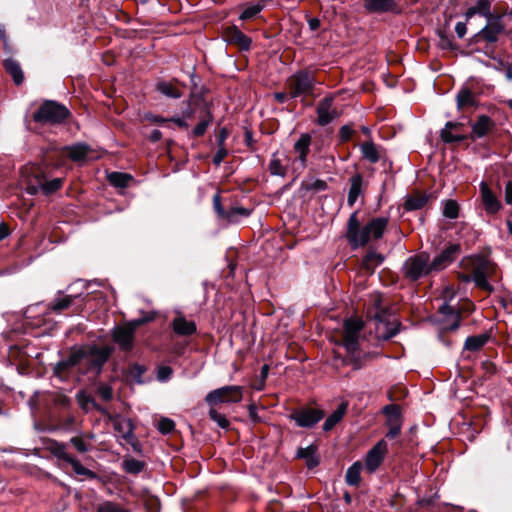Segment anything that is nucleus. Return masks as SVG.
I'll use <instances>...</instances> for the list:
<instances>
[{
	"instance_id": "obj_19",
	"label": "nucleus",
	"mask_w": 512,
	"mask_h": 512,
	"mask_svg": "<svg viewBox=\"0 0 512 512\" xmlns=\"http://www.w3.org/2000/svg\"><path fill=\"white\" fill-rule=\"evenodd\" d=\"M171 327L178 336H191L197 330L195 322L187 320L182 314L172 320Z\"/></svg>"
},
{
	"instance_id": "obj_31",
	"label": "nucleus",
	"mask_w": 512,
	"mask_h": 512,
	"mask_svg": "<svg viewBox=\"0 0 512 512\" xmlns=\"http://www.w3.org/2000/svg\"><path fill=\"white\" fill-rule=\"evenodd\" d=\"M456 101L458 109H464L466 107H473L476 105L474 93L466 87L459 90L456 95Z\"/></svg>"
},
{
	"instance_id": "obj_42",
	"label": "nucleus",
	"mask_w": 512,
	"mask_h": 512,
	"mask_svg": "<svg viewBox=\"0 0 512 512\" xmlns=\"http://www.w3.org/2000/svg\"><path fill=\"white\" fill-rule=\"evenodd\" d=\"M96 512H130L121 504L113 501H104L97 505Z\"/></svg>"
},
{
	"instance_id": "obj_2",
	"label": "nucleus",
	"mask_w": 512,
	"mask_h": 512,
	"mask_svg": "<svg viewBox=\"0 0 512 512\" xmlns=\"http://www.w3.org/2000/svg\"><path fill=\"white\" fill-rule=\"evenodd\" d=\"M77 355H79V374H93L98 376L103 369L104 364L108 361L113 353L111 346L84 345L76 347Z\"/></svg>"
},
{
	"instance_id": "obj_22",
	"label": "nucleus",
	"mask_w": 512,
	"mask_h": 512,
	"mask_svg": "<svg viewBox=\"0 0 512 512\" xmlns=\"http://www.w3.org/2000/svg\"><path fill=\"white\" fill-rule=\"evenodd\" d=\"M317 447L313 444L307 447H301L296 452V457L305 460L306 466L309 469L315 468L319 464V459L316 455Z\"/></svg>"
},
{
	"instance_id": "obj_64",
	"label": "nucleus",
	"mask_w": 512,
	"mask_h": 512,
	"mask_svg": "<svg viewBox=\"0 0 512 512\" xmlns=\"http://www.w3.org/2000/svg\"><path fill=\"white\" fill-rule=\"evenodd\" d=\"M504 199L506 204L512 205V181L505 184Z\"/></svg>"
},
{
	"instance_id": "obj_5",
	"label": "nucleus",
	"mask_w": 512,
	"mask_h": 512,
	"mask_svg": "<svg viewBox=\"0 0 512 512\" xmlns=\"http://www.w3.org/2000/svg\"><path fill=\"white\" fill-rule=\"evenodd\" d=\"M69 116V110L56 101L46 100L33 114V120L41 124H60Z\"/></svg>"
},
{
	"instance_id": "obj_44",
	"label": "nucleus",
	"mask_w": 512,
	"mask_h": 512,
	"mask_svg": "<svg viewBox=\"0 0 512 512\" xmlns=\"http://www.w3.org/2000/svg\"><path fill=\"white\" fill-rule=\"evenodd\" d=\"M383 413L388 418V424L400 423V407L396 404L386 405L383 408Z\"/></svg>"
},
{
	"instance_id": "obj_6",
	"label": "nucleus",
	"mask_w": 512,
	"mask_h": 512,
	"mask_svg": "<svg viewBox=\"0 0 512 512\" xmlns=\"http://www.w3.org/2000/svg\"><path fill=\"white\" fill-rule=\"evenodd\" d=\"M471 269L475 285L484 291L493 292L494 287L487 279L495 273L496 265L483 256H477L472 258Z\"/></svg>"
},
{
	"instance_id": "obj_1",
	"label": "nucleus",
	"mask_w": 512,
	"mask_h": 512,
	"mask_svg": "<svg viewBox=\"0 0 512 512\" xmlns=\"http://www.w3.org/2000/svg\"><path fill=\"white\" fill-rule=\"evenodd\" d=\"M387 224L386 217H376L365 226L360 227L357 212H354L348 220L346 238L351 247L356 249L366 245L371 239L381 238Z\"/></svg>"
},
{
	"instance_id": "obj_58",
	"label": "nucleus",
	"mask_w": 512,
	"mask_h": 512,
	"mask_svg": "<svg viewBox=\"0 0 512 512\" xmlns=\"http://www.w3.org/2000/svg\"><path fill=\"white\" fill-rule=\"evenodd\" d=\"M70 443L79 453H85L89 451V445L81 437H72L70 439Z\"/></svg>"
},
{
	"instance_id": "obj_54",
	"label": "nucleus",
	"mask_w": 512,
	"mask_h": 512,
	"mask_svg": "<svg viewBox=\"0 0 512 512\" xmlns=\"http://www.w3.org/2000/svg\"><path fill=\"white\" fill-rule=\"evenodd\" d=\"M157 427L162 434H169L175 429V423L170 418L162 417Z\"/></svg>"
},
{
	"instance_id": "obj_49",
	"label": "nucleus",
	"mask_w": 512,
	"mask_h": 512,
	"mask_svg": "<svg viewBox=\"0 0 512 512\" xmlns=\"http://www.w3.org/2000/svg\"><path fill=\"white\" fill-rule=\"evenodd\" d=\"M474 6V9L476 10L477 14L484 16L487 20L490 18H495L496 16H493L491 14L490 8H491V2L490 0H478Z\"/></svg>"
},
{
	"instance_id": "obj_15",
	"label": "nucleus",
	"mask_w": 512,
	"mask_h": 512,
	"mask_svg": "<svg viewBox=\"0 0 512 512\" xmlns=\"http://www.w3.org/2000/svg\"><path fill=\"white\" fill-rule=\"evenodd\" d=\"M387 450L385 440H380L368 453L365 460V467L369 472H374L382 463Z\"/></svg>"
},
{
	"instance_id": "obj_57",
	"label": "nucleus",
	"mask_w": 512,
	"mask_h": 512,
	"mask_svg": "<svg viewBox=\"0 0 512 512\" xmlns=\"http://www.w3.org/2000/svg\"><path fill=\"white\" fill-rule=\"evenodd\" d=\"M173 370L170 366H160L157 369V379L160 382L168 381L172 376Z\"/></svg>"
},
{
	"instance_id": "obj_27",
	"label": "nucleus",
	"mask_w": 512,
	"mask_h": 512,
	"mask_svg": "<svg viewBox=\"0 0 512 512\" xmlns=\"http://www.w3.org/2000/svg\"><path fill=\"white\" fill-rule=\"evenodd\" d=\"M365 8L370 12L385 13L396 8L395 0H365Z\"/></svg>"
},
{
	"instance_id": "obj_32",
	"label": "nucleus",
	"mask_w": 512,
	"mask_h": 512,
	"mask_svg": "<svg viewBox=\"0 0 512 512\" xmlns=\"http://www.w3.org/2000/svg\"><path fill=\"white\" fill-rule=\"evenodd\" d=\"M490 336L487 333L473 335L466 338L464 343V349L468 351L480 350L489 340Z\"/></svg>"
},
{
	"instance_id": "obj_63",
	"label": "nucleus",
	"mask_w": 512,
	"mask_h": 512,
	"mask_svg": "<svg viewBox=\"0 0 512 512\" xmlns=\"http://www.w3.org/2000/svg\"><path fill=\"white\" fill-rule=\"evenodd\" d=\"M98 392H99L100 396L102 397V399H104L106 401L111 400L113 397L112 389L107 385H101L98 388Z\"/></svg>"
},
{
	"instance_id": "obj_4",
	"label": "nucleus",
	"mask_w": 512,
	"mask_h": 512,
	"mask_svg": "<svg viewBox=\"0 0 512 512\" xmlns=\"http://www.w3.org/2000/svg\"><path fill=\"white\" fill-rule=\"evenodd\" d=\"M433 270L430 257L427 253H419L408 257L402 266L404 278L411 282L428 276Z\"/></svg>"
},
{
	"instance_id": "obj_35",
	"label": "nucleus",
	"mask_w": 512,
	"mask_h": 512,
	"mask_svg": "<svg viewBox=\"0 0 512 512\" xmlns=\"http://www.w3.org/2000/svg\"><path fill=\"white\" fill-rule=\"evenodd\" d=\"M67 156L75 161L80 162L86 160L88 153L90 151L89 147L85 144H76L70 147H67Z\"/></svg>"
},
{
	"instance_id": "obj_60",
	"label": "nucleus",
	"mask_w": 512,
	"mask_h": 512,
	"mask_svg": "<svg viewBox=\"0 0 512 512\" xmlns=\"http://www.w3.org/2000/svg\"><path fill=\"white\" fill-rule=\"evenodd\" d=\"M228 155V150L226 149V147H221V146H218V149L215 153V155L213 156V163L218 166L222 163L223 159Z\"/></svg>"
},
{
	"instance_id": "obj_62",
	"label": "nucleus",
	"mask_w": 512,
	"mask_h": 512,
	"mask_svg": "<svg viewBox=\"0 0 512 512\" xmlns=\"http://www.w3.org/2000/svg\"><path fill=\"white\" fill-rule=\"evenodd\" d=\"M353 129L349 125H343L339 130V136L342 141H348L351 138Z\"/></svg>"
},
{
	"instance_id": "obj_38",
	"label": "nucleus",
	"mask_w": 512,
	"mask_h": 512,
	"mask_svg": "<svg viewBox=\"0 0 512 512\" xmlns=\"http://www.w3.org/2000/svg\"><path fill=\"white\" fill-rule=\"evenodd\" d=\"M145 463L141 460L134 458L124 459L122 462V468L126 473L138 475L144 470Z\"/></svg>"
},
{
	"instance_id": "obj_33",
	"label": "nucleus",
	"mask_w": 512,
	"mask_h": 512,
	"mask_svg": "<svg viewBox=\"0 0 512 512\" xmlns=\"http://www.w3.org/2000/svg\"><path fill=\"white\" fill-rule=\"evenodd\" d=\"M428 201V197L423 194L408 195L403 204L406 211H415L422 209Z\"/></svg>"
},
{
	"instance_id": "obj_39",
	"label": "nucleus",
	"mask_w": 512,
	"mask_h": 512,
	"mask_svg": "<svg viewBox=\"0 0 512 512\" xmlns=\"http://www.w3.org/2000/svg\"><path fill=\"white\" fill-rule=\"evenodd\" d=\"M109 183L115 187L125 188L133 180L132 176L127 173L112 172L108 175Z\"/></svg>"
},
{
	"instance_id": "obj_7",
	"label": "nucleus",
	"mask_w": 512,
	"mask_h": 512,
	"mask_svg": "<svg viewBox=\"0 0 512 512\" xmlns=\"http://www.w3.org/2000/svg\"><path fill=\"white\" fill-rule=\"evenodd\" d=\"M244 388L238 385H228L210 391L205 396L206 403L213 407L218 404L239 403L243 398Z\"/></svg>"
},
{
	"instance_id": "obj_61",
	"label": "nucleus",
	"mask_w": 512,
	"mask_h": 512,
	"mask_svg": "<svg viewBox=\"0 0 512 512\" xmlns=\"http://www.w3.org/2000/svg\"><path fill=\"white\" fill-rule=\"evenodd\" d=\"M54 403L62 408H68L71 405V399L66 395L59 394L55 396Z\"/></svg>"
},
{
	"instance_id": "obj_51",
	"label": "nucleus",
	"mask_w": 512,
	"mask_h": 512,
	"mask_svg": "<svg viewBox=\"0 0 512 512\" xmlns=\"http://www.w3.org/2000/svg\"><path fill=\"white\" fill-rule=\"evenodd\" d=\"M459 213V206L456 201L448 200L444 204L443 215L449 219H456Z\"/></svg>"
},
{
	"instance_id": "obj_37",
	"label": "nucleus",
	"mask_w": 512,
	"mask_h": 512,
	"mask_svg": "<svg viewBox=\"0 0 512 512\" xmlns=\"http://www.w3.org/2000/svg\"><path fill=\"white\" fill-rule=\"evenodd\" d=\"M78 297H80V294L75 296L64 295L62 297L55 298L49 305V309L54 312H61L62 310L69 308L73 301Z\"/></svg>"
},
{
	"instance_id": "obj_9",
	"label": "nucleus",
	"mask_w": 512,
	"mask_h": 512,
	"mask_svg": "<svg viewBox=\"0 0 512 512\" xmlns=\"http://www.w3.org/2000/svg\"><path fill=\"white\" fill-rule=\"evenodd\" d=\"M325 416L324 410L316 407L302 406L293 410L288 418L294 421L297 427L300 428H313Z\"/></svg>"
},
{
	"instance_id": "obj_26",
	"label": "nucleus",
	"mask_w": 512,
	"mask_h": 512,
	"mask_svg": "<svg viewBox=\"0 0 512 512\" xmlns=\"http://www.w3.org/2000/svg\"><path fill=\"white\" fill-rule=\"evenodd\" d=\"M348 404L342 402L331 415H329L323 423L322 429L325 432L332 430L344 417Z\"/></svg>"
},
{
	"instance_id": "obj_30",
	"label": "nucleus",
	"mask_w": 512,
	"mask_h": 512,
	"mask_svg": "<svg viewBox=\"0 0 512 512\" xmlns=\"http://www.w3.org/2000/svg\"><path fill=\"white\" fill-rule=\"evenodd\" d=\"M461 124L457 122H447L445 127L440 132V137L445 143L462 142L465 140V136L453 134L452 130L460 127Z\"/></svg>"
},
{
	"instance_id": "obj_50",
	"label": "nucleus",
	"mask_w": 512,
	"mask_h": 512,
	"mask_svg": "<svg viewBox=\"0 0 512 512\" xmlns=\"http://www.w3.org/2000/svg\"><path fill=\"white\" fill-rule=\"evenodd\" d=\"M209 417L212 421L216 422L217 425L222 429H228L230 426L229 420L226 418L224 414L219 413L214 408H210Z\"/></svg>"
},
{
	"instance_id": "obj_11",
	"label": "nucleus",
	"mask_w": 512,
	"mask_h": 512,
	"mask_svg": "<svg viewBox=\"0 0 512 512\" xmlns=\"http://www.w3.org/2000/svg\"><path fill=\"white\" fill-rule=\"evenodd\" d=\"M79 355H77L76 347L70 350L67 358L58 361L53 367V375L61 381H67L70 376V370L74 367L79 369Z\"/></svg>"
},
{
	"instance_id": "obj_48",
	"label": "nucleus",
	"mask_w": 512,
	"mask_h": 512,
	"mask_svg": "<svg viewBox=\"0 0 512 512\" xmlns=\"http://www.w3.org/2000/svg\"><path fill=\"white\" fill-rule=\"evenodd\" d=\"M269 171L272 175L284 177L286 174V169L281 164L280 159L277 157V153L272 155V159L269 163Z\"/></svg>"
},
{
	"instance_id": "obj_40",
	"label": "nucleus",
	"mask_w": 512,
	"mask_h": 512,
	"mask_svg": "<svg viewBox=\"0 0 512 512\" xmlns=\"http://www.w3.org/2000/svg\"><path fill=\"white\" fill-rule=\"evenodd\" d=\"M362 470V465L359 462H355L351 465L345 475L346 483L350 486H357L360 482V473Z\"/></svg>"
},
{
	"instance_id": "obj_12",
	"label": "nucleus",
	"mask_w": 512,
	"mask_h": 512,
	"mask_svg": "<svg viewBox=\"0 0 512 512\" xmlns=\"http://www.w3.org/2000/svg\"><path fill=\"white\" fill-rule=\"evenodd\" d=\"M334 97L329 95L319 101L316 109V123L320 126H326L338 117V113L333 109Z\"/></svg>"
},
{
	"instance_id": "obj_56",
	"label": "nucleus",
	"mask_w": 512,
	"mask_h": 512,
	"mask_svg": "<svg viewBox=\"0 0 512 512\" xmlns=\"http://www.w3.org/2000/svg\"><path fill=\"white\" fill-rule=\"evenodd\" d=\"M144 506L147 512H159L161 508L159 499L153 496L145 500Z\"/></svg>"
},
{
	"instance_id": "obj_29",
	"label": "nucleus",
	"mask_w": 512,
	"mask_h": 512,
	"mask_svg": "<svg viewBox=\"0 0 512 512\" xmlns=\"http://www.w3.org/2000/svg\"><path fill=\"white\" fill-rule=\"evenodd\" d=\"M362 157L371 164H375L380 159L378 147L372 141H365L359 144Z\"/></svg>"
},
{
	"instance_id": "obj_10",
	"label": "nucleus",
	"mask_w": 512,
	"mask_h": 512,
	"mask_svg": "<svg viewBox=\"0 0 512 512\" xmlns=\"http://www.w3.org/2000/svg\"><path fill=\"white\" fill-rule=\"evenodd\" d=\"M504 32V25L501 17L496 16L487 20V24L476 35L477 41L483 40L488 43H495L499 35Z\"/></svg>"
},
{
	"instance_id": "obj_24",
	"label": "nucleus",
	"mask_w": 512,
	"mask_h": 512,
	"mask_svg": "<svg viewBox=\"0 0 512 512\" xmlns=\"http://www.w3.org/2000/svg\"><path fill=\"white\" fill-rule=\"evenodd\" d=\"M400 327L401 323H399L397 320H394L393 322H384L382 319H380L377 326V331L381 339L389 340L398 334Z\"/></svg>"
},
{
	"instance_id": "obj_45",
	"label": "nucleus",
	"mask_w": 512,
	"mask_h": 512,
	"mask_svg": "<svg viewBox=\"0 0 512 512\" xmlns=\"http://www.w3.org/2000/svg\"><path fill=\"white\" fill-rule=\"evenodd\" d=\"M231 41L237 43L242 50H249L252 43L251 39L238 29L232 33Z\"/></svg>"
},
{
	"instance_id": "obj_3",
	"label": "nucleus",
	"mask_w": 512,
	"mask_h": 512,
	"mask_svg": "<svg viewBox=\"0 0 512 512\" xmlns=\"http://www.w3.org/2000/svg\"><path fill=\"white\" fill-rule=\"evenodd\" d=\"M363 326V321L358 318H350L344 322L342 342L347 354L353 359L354 369L361 367L359 340Z\"/></svg>"
},
{
	"instance_id": "obj_28",
	"label": "nucleus",
	"mask_w": 512,
	"mask_h": 512,
	"mask_svg": "<svg viewBox=\"0 0 512 512\" xmlns=\"http://www.w3.org/2000/svg\"><path fill=\"white\" fill-rule=\"evenodd\" d=\"M363 178L360 174H356L350 179V189L348 193L347 203L352 207L362 193Z\"/></svg>"
},
{
	"instance_id": "obj_20",
	"label": "nucleus",
	"mask_w": 512,
	"mask_h": 512,
	"mask_svg": "<svg viewBox=\"0 0 512 512\" xmlns=\"http://www.w3.org/2000/svg\"><path fill=\"white\" fill-rule=\"evenodd\" d=\"M113 425L115 431L122 439L127 442L134 440V425L129 418L118 416L114 419Z\"/></svg>"
},
{
	"instance_id": "obj_8",
	"label": "nucleus",
	"mask_w": 512,
	"mask_h": 512,
	"mask_svg": "<svg viewBox=\"0 0 512 512\" xmlns=\"http://www.w3.org/2000/svg\"><path fill=\"white\" fill-rule=\"evenodd\" d=\"M287 85L291 98L305 97L312 95L315 87V79L308 71H298L289 77Z\"/></svg>"
},
{
	"instance_id": "obj_52",
	"label": "nucleus",
	"mask_w": 512,
	"mask_h": 512,
	"mask_svg": "<svg viewBox=\"0 0 512 512\" xmlns=\"http://www.w3.org/2000/svg\"><path fill=\"white\" fill-rule=\"evenodd\" d=\"M53 454L58 458L69 463L73 456L66 452V444L55 442L52 450Z\"/></svg>"
},
{
	"instance_id": "obj_16",
	"label": "nucleus",
	"mask_w": 512,
	"mask_h": 512,
	"mask_svg": "<svg viewBox=\"0 0 512 512\" xmlns=\"http://www.w3.org/2000/svg\"><path fill=\"white\" fill-rule=\"evenodd\" d=\"M439 312L444 316V329L445 330H457L460 326L461 315L460 312L447 301H445L440 307Z\"/></svg>"
},
{
	"instance_id": "obj_34",
	"label": "nucleus",
	"mask_w": 512,
	"mask_h": 512,
	"mask_svg": "<svg viewBox=\"0 0 512 512\" xmlns=\"http://www.w3.org/2000/svg\"><path fill=\"white\" fill-rule=\"evenodd\" d=\"M383 261L384 257L380 253L369 251L362 260V267L372 273Z\"/></svg>"
},
{
	"instance_id": "obj_25",
	"label": "nucleus",
	"mask_w": 512,
	"mask_h": 512,
	"mask_svg": "<svg viewBox=\"0 0 512 512\" xmlns=\"http://www.w3.org/2000/svg\"><path fill=\"white\" fill-rule=\"evenodd\" d=\"M5 71L12 77L16 85H20L24 81V74L20 64L13 58H7L3 61Z\"/></svg>"
},
{
	"instance_id": "obj_59",
	"label": "nucleus",
	"mask_w": 512,
	"mask_h": 512,
	"mask_svg": "<svg viewBox=\"0 0 512 512\" xmlns=\"http://www.w3.org/2000/svg\"><path fill=\"white\" fill-rule=\"evenodd\" d=\"M439 47H441L442 49L453 50V49H455V44L449 36L440 34Z\"/></svg>"
},
{
	"instance_id": "obj_23",
	"label": "nucleus",
	"mask_w": 512,
	"mask_h": 512,
	"mask_svg": "<svg viewBox=\"0 0 512 512\" xmlns=\"http://www.w3.org/2000/svg\"><path fill=\"white\" fill-rule=\"evenodd\" d=\"M494 126L492 119L487 115H481L477 121L472 125L473 139L484 137L488 131Z\"/></svg>"
},
{
	"instance_id": "obj_13",
	"label": "nucleus",
	"mask_w": 512,
	"mask_h": 512,
	"mask_svg": "<svg viewBox=\"0 0 512 512\" xmlns=\"http://www.w3.org/2000/svg\"><path fill=\"white\" fill-rule=\"evenodd\" d=\"M479 189L485 212L490 215L498 213L503 208V205L488 184L485 181H481Z\"/></svg>"
},
{
	"instance_id": "obj_14",
	"label": "nucleus",
	"mask_w": 512,
	"mask_h": 512,
	"mask_svg": "<svg viewBox=\"0 0 512 512\" xmlns=\"http://www.w3.org/2000/svg\"><path fill=\"white\" fill-rule=\"evenodd\" d=\"M461 251L459 244H450L440 254L436 255L431 262L434 271L444 269L448 264L452 263Z\"/></svg>"
},
{
	"instance_id": "obj_53",
	"label": "nucleus",
	"mask_w": 512,
	"mask_h": 512,
	"mask_svg": "<svg viewBox=\"0 0 512 512\" xmlns=\"http://www.w3.org/2000/svg\"><path fill=\"white\" fill-rule=\"evenodd\" d=\"M264 6L261 4H256L249 6L245 8L242 13L240 14L241 20H249L253 17H255L257 14H259L263 10Z\"/></svg>"
},
{
	"instance_id": "obj_18",
	"label": "nucleus",
	"mask_w": 512,
	"mask_h": 512,
	"mask_svg": "<svg viewBox=\"0 0 512 512\" xmlns=\"http://www.w3.org/2000/svg\"><path fill=\"white\" fill-rule=\"evenodd\" d=\"M113 340L120 349L130 351L133 348L134 329L128 327H115L113 329Z\"/></svg>"
},
{
	"instance_id": "obj_36",
	"label": "nucleus",
	"mask_w": 512,
	"mask_h": 512,
	"mask_svg": "<svg viewBox=\"0 0 512 512\" xmlns=\"http://www.w3.org/2000/svg\"><path fill=\"white\" fill-rule=\"evenodd\" d=\"M251 214V210L245 207L233 206L226 211L224 221L228 223H237L241 218L248 217Z\"/></svg>"
},
{
	"instance_id": "obj_47",
	"label": "nucleus",
	"mask_w": 512,
	"mask_h": 512,
	"mask_svg": "<svg viewBox=\"0 0 512 512\" xmlns=\"http://www.w3.org/2000/svg\"><path fill=\"white\" fill-rule=\"evenodd\" d=\"M76 399L79 406L86 412L90 411L96 406L95 401L85 391H79L76 394Z\"/></svg>"
},
{
	"instance_id": "obj_17",
	"label": "nucleus",
	"mask_w": 512,
	"mask_h": 512,
	"mask_svg": "<svg viewBox=\"0 0 512 512\" xmlns=\"http://www.w3.org/2000/svg\"><path fill=\"white\" fill-rule=\"evenodd\" d=\"M62 183L63 181L61 178H54L52 180L37 178V183L29 184L27 190L30 194L42 192L44 195H49L57 191L62 186Z\"/></svg>"
},
{
	"instance_id": "obj_41",
	"label": "nucleus",
	"mask_w": 512,
	"mask_h": 512,
	"mask_svg": "<svg viewBox=\"0 0 512 512\" xmlns=\"http://www.w3.org/2000/svg\"><path fill=\"white\" fill-rule=\"evenodd\" d=\"M156 87L157 91H159L166 97L178 99L182 96V93L177 88H175L171 83L159 82Z\"/></svg>"
},
{
	"instance_id": "obj_55",
	"label": "nucleus",
	"mask_w": 512,
	"mask_h": 512,
	"mask_svg": "<svg viewBox=\"0 0 512 512\" xmlns=\"http://www.w3.org/2000/svg\"><path fill=\"white\" fill-rule=\"evenodd\" d=\"M213 209L217 214L218 218L223 220L227 210H225L221 204V197L219 193H216L213 196Z\"/></svg>"
},
{
	"instance_id": "obj_46",
	"label": "nucleus",
	"mask_w": 512,
	"mask_h": 512,
	"mask_svg": "<svg viewBox=\"0 0 512 512\" xmlns=\"http://www.w3.org/2000/svg\"><path fill=\"white\" fill-rule=\"evenodd\" d=\"M69 464L72 466L73 471L77 475L86 476V477H88L90 479L96 478V473L93 472L92 470L86 468L85 466H83L80 463V461L77 460L75 457L72 458V460L69 462Z\"/></svg>"
},
{
	"instance_id": "obj_43",
	"label": "nucleus",
	"mask_w": 512,
	"mask_h": 512,
	"mask_svg": "<svg viewBox=\"0 0 512 512\" xmlns=\"http://www.w3.org/2000/svg\"><path fill=\"white\" fill-rule=\"evenodd\" d=\"M212 122H213V115L211 114L210 111H207L206 118L202 119L195 126V128L192 130V135L194 137H201V136H203L206 133L207 128L211 125Z\"/></svg>"
},
{
	"instance_id": "obj_21",
	"label": "nucleus",
	"mask_w": 512,
	"mask_h": 512,
	"mask_svg": "<svg viewBox=\"0 0 512 512\" xmlns=\"http://www.w3.org/2000/svg\"><path fill=\"white\" fill-rule=\"evenodd\" d=\"M311 144V136L307 133L301 134L294 144V151L298 154V160L302 167L306 166L307 155Z\"/></svg>"
}]
</instances>
